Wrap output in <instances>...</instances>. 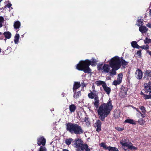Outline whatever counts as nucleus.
I'll use <instances>...</instances> for the list:
<instances>
[{
    "label": "nucleus",
    "instance_id": "f257e3e1",
    "mask_svg": "<svg viewBox=\"0 0 151 151\" xmlns=\"http://www.w3.org/2000/svg\"><path fill=\"white\" fill-rule=\"evenodd\" d=\"M111 101L109 99L107 103H104L99 106L97 111L98 116L99 119L97 120L95 124V127L96 131L99 132L101 130V125L102 121H105V118L107 117L113 108Z\"/></svg>",
    "mask_w": 151,
    "mask_h": 151
},
{
    "label": "nucleus",
    "instance_id": "f03ea898",
    "mask_svg": "<svg viewBox=\"0 0 151 151\" xmlns=\"http://www.w3.org/2000/svg\"><path fill=\"white\" fill-rule=\"evenodd\" d=\"M65 125L66 130L72 134L79 135L84 132L81 127L77 124L68 122Z\"/></svg>",
    "mask_w": 151,
    "mask_h": 151
},
{
    "label": "nucleus",
    "instance_id": "7ed1b4c3",
    "mask_svg": "<svg viewBox=\"0 0 151 151\" xmlns=\"http://www.w3.org/2000/svg\"><path fill=\"white\" fill-rule=\"evenodd\" d=\"M86 60H81L76 66V68L78 70L83 71L84 73H89L91 71V69L88 66Z\"/></svg>",
    "mask_w": 151,
    "mask_h": 151
},
{
    "label": "nucleus",
    "instance_id": "20e7f679",
    "mask_svg": "<svg viewBox=\"0 0 151 151\" xmlns=\"http://www.w3.org/2000/svg\"><path fill=\"white\" fill-rule=\"evenodd\" d=\"M109 65L112 68L111 71L109 72L110 74L114 75H116V70L120 68V64L117 61H114L111 58L109 62Z\"/></svg>",
    "mask_w": 151,
    "mask_h": 151
},
{
    "label": "nucleus",
    "instance_id": "39448f33",
    "mask_svg": "<svg viewBox=\"0 0 151 151\" xmlns=\"http://www.w3.org/2000/svg\"><path fill=\"white\" fill-rule=\"evenodd\" d=\"M144 88L143 91L146 94L149 92V95H145V99H151V82L149 81L148 83H144Z\"/></svg>",
    "mask_w": 151,
    "mask_h": 151
},
{
    "label": "nucleus",
    "instance_id": "423d86ee",
    "mask_svg": "<svg viewBox=\"0 0 151 151\" xmlns=\"http://www.w3.org/2000/svg\"><path fill=\"white\" fill-rule=\"evenodd\" d=\"M103 64H101L97 65V68L99 71H101L102 73H108L110 71V65L106 64H104L102 66Z\"/></svg>",
    "mask_w": 151,
    "mask_h": 151
},
{
    "label": "nucleus",
    "instance_id": "0eeeda50",
    "mask_svg": "<svg viewBox=\"0 0 151 151\" xmlns=\"http://www.w3.org/2000/svg\"><path fill=\"white\" fill-rule=\"evenodd\" d=\"M114 61H117L119 63L120 66V68L122 65L123 67L126 66L129 63L128 62L126 61L125 60L123 59L122 57H121V59L117 56H115L111 58Z\"/></svg>",
    "mask_w": 151,
    "mask_h": 151
},
{
    "label": "nucleus",
    "instance_id": "6e6552de",
    "mask_svg": "<svg viewBox=\"0 0 151 151\" xmlns=\"http://www.w3.org/2000/svg\"><path fill=\"white\" fill-rule=\"evenodd\" d=\"M128 89L127 87H125L123 85L122 86L119 91V96L121 98H124L127 95Z\"/></svg>",
    "mask_w": 151,
    "mask_h": 151
},
{
    "label": "nucleus",
    "instance_id": "1a4fd4ad",
    "mask_svg": "<svg viewBox=\"0 0 151 151\" xmlns=\"http://www.w3.org/2000/svg\"><path fill=\"white\" fill-rule=\"evenodd\" d=\"M37 144L39 146L42 145L44 146L46 144V139L44 137L40 136L37 139Z\"/></svg>",
    "mask_w": 151,
    "mask_h": 151
},
{
    "label": "nucleus",
    "instance_id": "9d476101",
    "mask_svg": "<svg viewBox=\"0 0 151 151\" xmlns=\"http://www.w3.org/2000/svg\"><path fill=\"white\" fill-rule=\"evenodd\" d=\"M143 73L140 69H137L136 71L135 76L136 78L139 80H140L142 77Z\"/></svg>",
    "mask_w": 151,
    "mask_h": 151
},
{
    "label": "nucleus",
    "instance_id": "9b49d317",
    "mask_svg": "<svg viewBox=\"0 0 151 151\" xmlns=\"http://www.w3.org/2000/svg\"><path fill=\"white\" fill-rule=\"evenodd\" d=\"M90 150L88 148L87 145L86 144H83L82 145L81 147H80L78 151H90Z\"/></svg>",
    "mask_w": 151,
    "mask_h": 151
},
{
    "label": "nucleus",
    "instance_id": "f8f14e48",
    "mask_svg": "<svg viewBox=\"0 0 151 151\" xmlns=\"http://www.w3.org/2000/svg\"><path fill=\"white\" fill-rule=\"evenodd\" d=\"M75 145H76V147L79 148L81 147L82 145L83 144H81L82 142V140L80 139H75Z\"/></svg>",
    "mask_w": 151,
    "mask_h": 151
},
{
    "label": "nucleus",
    "instance_id": "ddd939ff",
    "mask_svg": "<svg viewBox=\"0 0 151 151\" xmlns=\"http://www.w3.org/2000/svg\"><path fill=\"white\" fill-rule=\"evenodd\" d=\"M102 87L103 88L104 91L106 93L109 95L111 91V89L110 87L107 86L106 83L102 85Z\"/></svg>",
    "mask_w": 151,
    "mask_h": 151
},
{
    "label": "nucleus",
    "instance_id": "4468645a",
    "mask_svg": "<svg viewBox=\"0 0 151 151\" xmlns=\"http://www.w3.org/2000/svg\"><path fill=\"white\" fill-rule=\"evenodd\" d=\"M81 86V85L80 82H75L73 88V91H76V90L80 87Z\"/></svg>",
    "mask_w": 151,
    "mask_h": 151
},
{
    "label": "nucleus",
    "instance_id": "2eb2a0df",
    "mask_svg": "<svg viewBox=\"0 0 151 151\" xmlns=\"http://www.w3.org/2000/svg\"><path fill=\"white\" fill-rule=\"evenodd\" d=\"M139 108L142 111L141 114V116L142 118H144L145 116V113L146 111L145 108L143 106H141Z\"/></svg>",
    "mask_w": 151,
    "mask_h": 151
},
{
    "label": "nucleus",
    "instance_id": "dca6fc26",
    "mask_svg": "<svg viewBox=\"0 0 151 151\" xmlns=\"http://www.w3.org/2000/svg\"><path fill=\"white\" fill-rule=\"evenodd\" d=\"M148 29L145 26L141 25L139 27V30L142 34L146 32Z\"/></svg>",
    "mask_w": 151,
    "mask_h": 151
},
{
    "label": "nucleus",
    "instance_id": "f3484780",
    "mask_svg": "<svg viewBox=\"0 0 151 151\" xmlns=\"http://www.w3.org/2000/svg\"><path fill=\"white\" fill-rule=\"evenodd\" d=\"M149 77H151V70H147L144 73V76L143 78L148 79Z\"/></svg>",
    "mask_w": 151,
    "mask_h": 151
},
{
    "label": "nucleus",
    "instance_id": "a211bd4d",
    "mask_svg": "<svg viewBox=\"0 0 151 151\" xmlns=\"http://www.w3.org/2000/svg\"><path fill=\"white\" fill-rule=\"evenodd\" d=\"M86 61L88 62L87 63L88 64V66L89 67L90 65L92 66H95L96 64V60L93 59L92 61L88 59H86Z\"/></svg>",
    "mask_w": 151,
    "mask_h": 151
},
{
    "label": "nucleus",
    "instance_id": "6ab92c4d",
    "mask_svg": "<svg viewBox=\"0 0 151 151\" xmlns=\"http://www.w3.org/2000/svg\"><path fill=\"white\" fill-rule=\"evenodd\" d=\"M99 97H96L94 98V102L93 103V104L95 107L97 109L99 107Z\"/></svg>",
    "mask_w": 151,
    "mask_h": 151
},
{
    "label": "nucleus",
    "instance_id": "aec40b11",
    "mask_svg": "<svg viewBox=\"0 0 151 151\" xmlns=\"http://www.w3.org/2000/svg\"><path fill=\"white\" fill-rule=\"evenodd\" d=\"M4 37H5V39H4L6 40L7 39H10L12 36V34L9 31L5 32L3 34Z\"/></svg>",
    "mask_w": 151,
    "mask_h": 151
},
{
    "label": "nucleus",
    "instance_id": "412c9836",
    "mask_svg": "<svg viewBox=\"0 0 151 151\" xmlns=\"http://www.w3.org/2000/svg\"><path fill=\"white\" fill-rule=\"evenodd\" d=\"M91 91V92L88 94V96L89 98L91 99H94V98L95 97H98L96 93L92 92Z\"/></svg>",
    "mask_w": 151,
    "mask_h": 151
},
{
    "label": "nucleus",
    "instance_id": "4be33fe9",
    "mask_svg": "<svg viewBox=\"0 0 151 151\" xmlns=\"http://www.w3.org/2000/svg\"><path fill=\"white\" fill-rule=\"evenodd\" d=\"M74 94L73 97L75 99H77L78 98L81 96V91H78L76 92V91H73Z\"/></svg>",
    "mask_w": 151,
    "mask_h": 151
},
{
    "label": "nucleus",
    "instance_id": "5701e85b",
    "mask_svg": "<svg viewBox=\"0 0 151 151\" xmlns=\"http://www.w3.org/2000/svg\"><path fill=\"white\" fill-rule=\"evenodd\" d=\"M76 109V106L73 104H72L69 106V109L71 113L74 112Z\"/></svg>",
    "mask_w": 151,
    "mask_h": 151
},
{
    "label": "nucleus",
    "instance_id": "b1692460",
    "mask_svg": "<svg viewBox=\"0 0 151 151\" xmlns=\"http://www.w3.org/2000/svg\"><path fill=\"white\" fill-rule=\"evenodd\" d=\"M136 121H134V120L132 119H127L124 121L125 123L134 125H135L136 124Z\"/></svg>",
    "mask_w": 151,
    "mask_h": 151
},
{
    "label": "nucleus",
    "instance_id": "393cba45",
    "mask_svg": "<svg viewBox=\"0 0 151 151\" xmlns=\"http://www.w3.org/2000/svg\"><path fill=\"white\" fill-rule=\"evenodd\" d=\"M20 22L18 21H17L14 23V28L16 29H17L20 27Z\"/></svg>",
    "mask_w": 151,
    "mask_h": 151
},
{
    "label": "nucleus",
    "instance_id": "a878e982",
    "mask_svg": "<svg viewBox=\"0 0 151 151\" xmlns=\"http://www.w3.org/2000/svg\"><path fill=\"white\" fill-rule=\"evenodd\" d=\"M19 35L18 34H16L14 37V42L15 44H17L19 42Z\"/></svg>",
    "mask_w": 151,
    "mask_h": 151
},
{
    "label": "nucleus",
    "instance_id": "bb28decb",
    "mask_svg": "<svg viewBox=\"0 0 151 151\" xmlns=\"http://www.w3.org/2000/svg\"><path fill=\"white\" fill-rule=\"evenodd\" d=\"M73 140V139L71 138L66 139L65 140V142L67 145H69L71 144Z\"/></svg>",
    "mask_w": 151,
    "mask_h": 151
},
{
    "label": "nucleus",
    "instance_id": "cd10ccee",
    "mask_svg": "<svg viewBox=\"0 0 151 151\" xmlns=\"http://www.w3.org/2000/svg\"><path fill=\"white\" fill-rule=\"evenodd\" d=\"M95 83L98 86L102 85V86L106 83L104 81H96Z\"/></svg>",
    "mask_w": 151,
    "mask_h": 151
},
{
    "label": "nucleus",
    "instance_id": "c85d7f7f",
    "mask_svg": "<svg viewBox=\"0 0 151 151\" xmlns=\"http://www.w3.org/2000/svg\"><path fill=\"white\" fill-rule=\"evenodd\" d=\"M108 151H119L118 149L115 147L108 146Z\"/></svg>",
    "mask_w": 151,
    "mask_h": 151
},
{
    "label": "nucleus",
    "instance_id": "c756f323",
    "mask_svg": "<svg viewBox=\"0 0 151 151\" xmlns=\"http://www.w3.org/2000/svg\"><path fill=\"white\" fill-rule=\"evenodd\" d=\"M144 42L145 44H148L151 43V39L148 38L147 37H146L145 40H144Z\"/></svg>",
    "mask_w": 151,
    "mask_h": 151
},
{
    "label": "nucleus",
    "instance_id": "7c9ffc66",
    "mask_svg": "<svg viewBox=\"0 0 151 151\" xmlns=\"http://www.w3.org/2000/svg\"><path fill=\"white\" fill-rule=\"evenodd\" d=\"M4 19L2 16H0V28L3 26V23L4 22Z\"/></svg>",
    "mask_w": 151,
    "mask_h": 151
},
{
    "label": "nucleus",
    "instance_id": "2f4dec72",
    "mask_svg": "<svg viewBox=\"0 0 151 151\" xmlns=\"http://www.w3.org/2000/svg\"><path fill=\"white\" fill-rule=\"evenodd\" d=\"M123 75L122 73H120L118 74L117 78V80L119 81V82L121 83L122 78Z\"/></svg>",
    "mask_w": 151,
    "mask_h": 151
},
{
    "label": "nucleus",
    "instance_id": "473e14b6",
    "mask_svg": "<svg viewBox=\"0 0 151 151\" xmlns=\"http://www.w3.org/2000/svg\"><path fill=\"white\" fill-rule=\"evenodd\" d=\"M127 139L125 138H123L120 140V144L122 145L123 144L125 143L126 142H127Z\"/></svg>",
    "mask_w": 151,
    "mask_h": 151
},
{
    "label": "nucleus",
    "instance_id": "72a5a7b5",
    "mask_svg": "<svg viewBox=\"0 0 151 151\" xmlns=\"http://www.w3.org/2000/svg\"><path fill=\"white\" fill-rule=\"evenodd\" d=\"M143 118H140L138 120L137 122L141 125H143L145 122V121L143 119Z\"/></svg>",
    "mask_w": 151,
    "mask_h": 151
},
{
    "label": "nucleus",
    "instance_id": "f704fd0d",
    "mask_svg": "<svg viewBox=\"0 0 151 151\" xmlns=\"http://www.w3.org/2000/svg\"><path fill=\"white\" fill-rule=\"evenodd\" d=\"M38 151H47L46 148L44 146H41Z\"/></svg>",
    "mask_w": 151,
    "mask_h": 151
},
{
    "label": "nucleus",
    "instance_id": "c9c22d12",
    "mask_svg": "<svg viewBox=\"0 0 151 151\" xmlns=\"http://www.w3.org/2000/svg\"><path fill=\"white\" fill-rule=\"evenodd\" d=\"M101 146L103 147L104 149H108V146H107L104 143L102 142L101 143Z\"/></svg>",
    "mask_w": 151,
    "mask_h": 151
},
{
    "label": "nucleus",
    "instance_id": "e433bc0d",
    "mask_svg": "<svg viewBox=\"0 0 151 151\" xmlns=\"http://www.w3.org/2000/svg\"><path fill=\"white\" fill-rule=\"evenodd\" d=\"M129 149H130L132 150H135L137 149V148L133 145H130V147L129 148Z\"/></svg>",
    "mask_w": 151,
    "mask_h": 151
},
{
    "label": "nucleus",
    "instance_id": "4c0bfd02",
    "mask_svg": "<svg viewBox=\"0 0 151 151\" xmlns=\"http://www.w3.org/2000/svg\"><path fill=\"white\" fill-rule=\"evenodd\" d=\"M137 44V42L135 41H132L131 42L132 46L134 48H135V47H136Z\"/></svg>",
    "mask_w": 151,
    "mask_h": 151
},
{
    "label": "nucleus",
    "instance_id": "58836bf2",
    "mask_svg": "<svg viewBox=\"0 0 151 151\" xmlns=\"http://www.w3.org/2000/svg\"><path fill=\"white\" fill-rule=\"evenodd\" d=\"M121 82H119V81L118 80H114L113 82V84L115 86H116L118 85Z\"/></svg>",
    "mask_w": 151,
    "mask_h": 151
},
{
    "label": "nucleus",
    "instance_id": "ea45409f",
    "mask_svg": "<svg viewBox=\"0 0 151 151\" xmlns=\"http://www.w3.org/2000/svg\"><path fill=\"white\" fill-rule=\"evenodd\" d=\"M115 129L119 131H122L124 130V128H122L118 127H115Z\"/></svg>",
    "mask_w": 151,
    "mask_h": 151
},
{
    "label": "nucleus",
    "instance_id": "a19ab883",
    "mask_svg": "<svg viewBox=\"0 0 151 151\" xmlns=\"http://www.w3.org/2000/svg\"><path fill=\"white\" fill-rule=\"evenodd\" d=\"M122 146H124V147H128V148L129 149V148L130 146V145L127 142H126L125 143H124L123 144V145H122Z\"/></svg>",
    "mask_w": 151,
    "mask_h": 151
},
{
    "label": "nucleus",
    "instance_id": "79ce46f5",
    "mask_svg": "<svg viewBox=\"0 0 151 151\" xmlns=\"http://www.w3.org/2000/svg\"><path fill=\"white\" fill-rule=\"evenodd\" d=\"M138 22L139 23V24H137V25L138 26H140V25H142L143 24L142 23H143V22L142 21H141V19L138 20Z\"/></svg>",
    "mask_w": 151,
    "mask_h": 151
},
{
    "label": "nucleus",
    "instance_id": "37998d69",
    "mask_svg": "<svg viewBox=\"0 0 151 151\" xmlns=\"http://www.w3.org/2000/svg\"><path fill=\"white\" fill-rule=\"evenodd\" d=\"M141 50H139L137 51V55L139 56H141Z\"/></svg>",
    "mask_w": 151,
    "mask_h": 151
},
{
    "label": "nucleus",
    "instance_id": "c03bdc74",
    "mask_svg": "<svg viewBox=\"0 0 151 151\" xmlns=\"http://www.w3.org/2000/svg\"><path fill=\"white\" fill-rule=\"evenodd\" d=\"M81 86L82 88L86 87V84L84 83L83 82L81 84Z\"/></svg>",
    "mask_w": 151,
    "mask_h": 151
},
{
    "label": "nucleus",
    "instance_id": "a18cd8bd",
    "mask_svg": "<svg viewBox=\"0 0 151 151\" xmlns=\"http://www.w3.org/2000/svg\"><path fill=\"white\" fill-rule=\"evenodd\" d=\"M85 122H86L87 123H89V122L88 120V118L86 117L84 119Z\"/></svg>",
    "mask_w": 151,
    "mask_h": 151
},
{
    "label": "nucleus",
    "instance_id": "49530a36",
    "mask_svg": "<svg viewBox=\"0 0 151 151\" xmlns=\"http://www.w3.org/2000/svg\"><path fill=\"white\" fill-rule=\"evenodd\" d=\"M140 94L141 95L144 96V99H145V98L146 97H145V95H147L144 94V93L143 92H142V91H141Z\"/></svg>",
    "mask_w": 151,
    "mask_h": 151
},
{
    "label": "nucleus",
    "instance_id": "de8ad7c7",
    "mask_svg": "<svg viewBox=\"0 0 151 151\" xmlns=\"http://www.w3.org/2000/svg\"><path fill=\"white\" fill-rule=\"evenodd\" d=\"M146 26L148 27L151 28V23H148L147 24Z\"/></svg>",
    "mask_w": 151,
    "mask_h": 151
},
{
    "label": "nucleus",
    "instance_id": "09e8293b",
    "mask_svg": "<svg viewBox=\"0 0 151 151\" xmlns=\"http://www.w3.org/2000/svg\"><path fill=\"white\" fill-rule=\"evenodd\" d=\"M145 50H147L149 48V46L147 44L145 45Z\"/></svg>",
    "mask_w": 151,
    "mask_h": 151
},
{
    "label": "nucleus",
    "instance_id": "8fccbe9b",
    "mask_svg": "<svg viewBox=\"0 0 151 151\" xmlns=\"http://www.w3.org/2000/svg\"><path fill=\"white\" fill-rule=\"evenodd\" d=\"M147 52L149 54L151 57V51H150L149 50H147Z\"/></svg>",
    "mask_w": 151,
    "mask_h": 151
},
{
    "label": "nucleus",
    "instance_id": "3c124183",
    "mask_svg": "<svg viewBox=\"0 0 151 151\" xmlns=\"http://www.w3.org/2000/svg\"><path fill=\"white\" fill-rule=\"evenodd\" d=\"M12 5L11 3H8L7 4V7H8L9 8H10L11 7Z\"/></svg>",
    "mask_w": 151,
    "mask_h": 151
},
{
    "label": "nucleus",
    "instance_id": "603ef678",
    "mask_svg": "<svg viewBox=\"0 0 151 151\" xmlns=\"http://www.w3.org/2000/svg\"><path fill=\"white\" fill-rule=\"evenodd\" d=\"M141 48L145 50V45H143L141 46Z\"/></svg>",
    "mask_w": 151,
    "mask_h": 151
},
{
    "label": "nucleus",
    "instance_id": "864d4df0",
    "mask_svg": "<svg viewBox=\"0 0 151 151\" xmlns=\"http://www.w3.org/2000/svg\"><path fill=\"white\" fill-rule=\"evenodd\" d=\"M140 48H141V46H139L138 44H137L136 47H135V48L137 49H139Z\"/></svg>",
    "mask_w": 151,
    "mask_h": 151
},
{
    "label": "nucleus",
    "instance_id": "5fc2aeb1",
    "mask_svg": "<svg viewBox=\"0 0 151 151\" xmlns=\"http://www.w3.org/2000/svg\"><path fill=\"white\" fill-rule=\"evenodd\" d=\"M136 110L137 112H138V113H139L140 114H141V112L137 108Z\"/></svg>",
    "mask_w": 151,
    "mask_h": 151
},
{
    "label": "nucleus",
    "instance_id": "6e6d98bb",
    "mask_svg": "<svg viewBox=\"0 0 151 151\" xmlns=\"http://www.w3.org/2000/svg\"><path fill=\"white\" fill-rule=\"evenodd\" d=\"M149 15L150 16H151V9L149 11Z\"/></svg>",
    "mask_w": 151,
    "mask_h": 151
},
{
    "label": "nucleus",
    "instance_id": "4d7b16f0",
    "mask_svg": "<svg viewBox=\"0 0 151 151\" xmlns=\"http://www.w3.org/2000/svg\"><path fill=\"white\" fill-rule=\"evenodd\" d=\"M132 108L134 109H135V110H136L137 108H135V107H134L133 106H132Z\"/></svg>",
    "mask_w": 151,
    "mask_h": 151
},
{
    "label": "nucleus",
    "instance_id": "13d9d810",
    "mask_svg": "<svg viewBox=\"0 0 151 151\" xmlns=\"http://www.w3.org/2000/svg\"><path fill=\"white\" fill-rule=\"evenodd\" d=\"M2 40L3 39V36H1L0 38Z\"/></svg>",
    "mask_w": 151,
    "mask_h": 151
},
{
    "label": "nucleus",
    "instance_id": "bf43d9fd",
    "mask_svg": "<svg viewBox=\"0 0 151 151\" xmlns=\"http://www.w3.org/2000/svg\"><path fill=\"white\" fill-rule=\"evenodd\" d=\"M2 34V33L1 32H0V36Z\"/></svg>",
    "mask_w": 151,
    "mask_h": 151
},
{
    "label": "nucleus",
    "instance_id": "052dcab7",
    "mask_svg": "<svg viewBox=\"0 0 151 151\" xmlns=\"http://www.w3.org/2000/svg\"><path fill=\"white\" fill-rule=\"evenodd\" d=\"M81 91H84V89H82V90H81Z\"/></svg>",
    "mask_w": 151,
    "mask_h": 151
},
{
    "label": "nucleus",
    "instance_id": "680f3d73",
    "mask_svg": "<svg viewBox=\"0 0 151 151\" xmlns=\"http://www.w3.org/2000/svg\"><path fill=\"white\" fill-rule=\"evenodd\" d=\"M81 91H84V89H82V90H81Z\"/></svg>",
    "mask_w": 151,
    "mask_h": 151
},
{
    "label": "nucleus",
    "instance_id": "e2e57ef3",
    "mask_svg": "<svg viewBox=\"0 0 151 151\" xmlns=\"http://www.w3.org/2000/svg\"><path fill=\"white\" fill-rule=\"evenodd\" d=\"M2 0H0V3L2 1Z\"/></svg>",
    "mask_w": 151,
    "mask_h": 151
},
{
    "label": "nucleus",
    "instance_id": "0e129e2a",
    "mask_svg": "<svg viewBox=\"0 0 151 151\" xmlns=\"http://www.w3.org/2000/svg\"><path fill=\"white\" fill-rule=\"evenodd\" d=\"M150 4L151 6V2H150Z\"/></svg>",
    "mask_w": 151,
    "mask_h": 151
},
{
    "label": "nucleus",
    "instance_id": "69168bd1",
    "mask_svg": "<svg viewBox=\"0 0 151 151\" xmlns=\"http://www.w3.org/2000/svg\"><path fill=\"white\" fill-rule=\"evenodd\" d=\"M130 144H132V143H130Z\"/></svg>",
    "mask_w": 151,
    "mask_h": 151
},
{
    "label": "nucleus",
    "instance_id": "338daca9",
    "mask_svg": "<svg viewBox=\"0 0 151 151\" xmlns=\"http://www.w3.org/2000/svg\"><path fill=\"white\" fill-rule=\"evenodd\" d=\"M92 88H94V87H93V86L92 87Z\"/></svg>",
    "mask_w": 151,
    "mask_h": 151
},
{
    "label": "nucleus",
    "instance_id": "774afa93",
    "mask_svg": "<svg viewBox=\"0 0 151 151\" xmlns=\"http://www.w3.org/2000/svg\"><path fill=\"white\" fill-rule=\"evenodd\" d=\"M92 88H94V87H93V86L92 87Z\"/></svg>",
    "mask_w": 151,
    "mask_h": 151
}]
</instances>
